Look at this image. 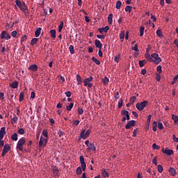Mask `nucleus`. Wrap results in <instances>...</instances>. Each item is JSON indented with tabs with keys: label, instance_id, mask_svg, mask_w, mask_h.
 <instances>
[{
	"label": "nucleus",
	"instance_id": "61",
	"mask_svg": "<svg viewBox=\"0 0 178 178\" xmlns=\"http://www.w3.org/2000/svg\"><path fill=\"white\" fill-rule=\"evenodd\" d=\"M11 34H12L13 38H16V35L17 34V31H13Z\"/></svg>",
	"mask_w": 178,
	"mask_h": 178
},
{
	"label": "nucleus",
	"instance_id": "46",
	"mask_svg": "<svg viewBox=\"0 0 178 178\" xmlns=\"http://www.w3.org/2000/svg\"><path fill=\"white\" fill-rule=\"evenodd\" d=\"M158 170H159V172H163V165L161 164L158 165Z\"/></svg>",
	"mask_w": 178,
	"mask_h": 178
},
{
	"label": "nucleus",
	"instance_id": "7",
	"mask_svg": "<svg viewBox=\"0 0 178 178\" xmlns=\"http://www.w3.org/2000/svg\"><path fill=\"white\" fill-rule=\"evenodd\" d=\"M92 80H93L92 76H90L89 78H86L84 80L85 87H88L89 88H91L93 86V83H92Z\"/></svg>",
	"mask_w": 178,
	"mask_h": 178
},
{
	"label": "nucleus",
	"instance_id": "29",
	"mask_svg": "<svg viewBox=\"0 0 178 178\" xmlns=\"http://www.w3.org/2000/svg\"><path fill=\"white\" fill-rule=\"evenodd\" d=\"M72 108H74V103L70 102V104L68 106H66V109L67 111H71Z\"/></svg>",
	"mask_w": 178,
	"mask_h": 178
},
{
	"label": "nucleus",
	"instance_id": "35",
	"mask_svg": "<svg viewBox=\"0 0 178 178\" xmlns=\"http://www.w3.org/2000/svg\"><path fill=\"white\" fill-rule=\"evenodd\" d=\"M152 131H154V132L157 131V122H153Z\"/></svg>",
	"mask_w": 178,
	"mask_h": 178
},
{
	"label": "nucleus",
	"instance_id": "44",
	"mask_svg": "<svg viewBox=\"0 0 178 178\" xmlns=\"http://www.w3.org/2000/svg\"><path fill=\"white\" fill-rule=\"evenodd\" d=\"M27 40V36H26V34H24L23 36H22L21 38V42H24V41H26Z\"/></svg>",
	"mask_w": 178,
	"mask_h": 178
},
{
	"label": "nucleus",
	"instance_id": "58",
	"mask_svg": "<svg viewBox=\"0 0 178 178\" xmlns=\"http://www.w3.org/2000/svg\"><path fill=\"white\" fill-rule=\"evenodd\" d=\"M65 95H67V97H68L69 99V97H70V95H72L71 92L70 90H67L65 92Z\"/></svg>",
	"mask_w": 178,
	"mask_h": 178
},
{
	"label": "nucleus",
	"instance_id": "51",
	"mask_svg": "<svg viewBox=\"0 0 178 178\" xmlns=\"http://www.w3.org/2000/svg\"><path fill=\"white\" fill-rule=\"evenodd\" d=\"M18 134H25V131L24 129H19V130L17 131Z\"/></svg>",
	"mask_w": 178,
	"mask_h": 178
},
{
	"label": "nucleus",
	"instance_id": "48",
	"mask_svg": "<svg viewBox=\"0 0 178 178\" xmlns=\"http://www.w3.org/2000/svg\"><path fill=\"white\" fill-rule=\"evenodd\" d=\"M103 82H104V85H107L108 83L109 82V78H108L107 76H105L104 78Z\"/></svg>",
	"mask_w": 178,
	"mask_h": 178
},
{
	"label": "nucleus",
	"instance_id": "13",
	"mask_svg": "<svg viewBox=\"0 0 178 178\" xmlns=\"http://www.w3.org/2000/svg\"><path fill=\"white\" fill-rule=\"evenodd\" d=\"M9 149H10V146L9 144H6L3 146V149L1 154L2 156H5V155L6 154V153H8V152H9Z\"/></svg>",
	"mask_w": 178,
	"mask_h": 178
},
{
	"label": "nucleus",
	"instance_id": "43",
	"mask_svg": "<svg viewBox=\"0 0 178 178\" xmlns=\"http://www.w3.org/2000/svg\"><path fill=\"white\" fill-rule=\"evenodd\" d=\"M124 36H125L124 31H121V33H120V40H124Z\"/></svg>",
	"mask_w": 178,
	"mask_h": 178
},
{
	"label": "nucleus",
	"instance_id": "34",
	"mask_svg": "<svg viewBox=\"0 0 178 178\" xmlns=\"http://www.w3.org/2000/svg\"><path fill=\"white\" fill-rule=\"evenodd\" d=\"M38 38L35 36V38H32V40H31V44H36V42H38Z\"/></svg>",
	"mask_w": 178,
	"mask_h": 178
},
{
	"label": "nucleus",
	"instance_id": "8",
	"mask_svg": "<svg viewBox=\"0 0 178 178\" xmlns=\"http://www.w3.org/2000/svg\"><path fill=\"white\" fill-rule=\"evenodd\" d=\"M48 143V139H44V138L42 137V136H41L40 141H39V146L40 148H42V146H47Z\"/></svg>",
	"mask_w": 178,
	"mask_h": 178
},
{
	"label": "nucleus",
	"instance_id": "38",
	"mask_svg": "<svg viewBox=\"0 0 178 178\" xmlns=\"http://www.w3.org/2000/svg\"><path fill=\"white\" fill-rule=\"evenodd\" d=\"M42 134L44 136V139H48V131L43 130Z\"/></svg>",
	"mask_w": 178,
	"mask_h": 178
},
{
	"label": "nucleus",
	"instance_id": "64",
	"mask_svg": "<svg viewBox=\"0 0 178 178\" xmlns=\"http://www.w3.org/2000/svg\"><path fill=\"white\" fill-rule=\"evenodd\" d=\"M80 120H74L73 125H79Z\"/></svg>",
	"mask_w": 178,
	"mask_h": 178
},
{
	"label": "nucleus",
	"instance_id": "56",
	"mask_svg": "<svg viewBox=\"0 0 178 178\" xmlns=\"http://www.w3.org/2000/svg\"><path fill=\"white\" fill-rule=\"evenodd\" d=\"M158 127L159 129H164L163 124H162V122H159Z\"/></svg>",
	"mask_w": 178,
	"mask_h": 178
},
{
	"label": "nucleus",
	"instance_id": "49",
	"mask_svg": "<svg viewBox=\"0 0 178 178\" xmlns=\"http://www.w3.org/2000/svg\"><path fill=\"white\" fill-rule=\"evenodd\" d=\"M18 120V117H17L16 115H14V117H13L12 118V123H15L16 122H17Z\"/></svg>",
	"mask_w": 178,
	"mask_h": 178
},
{
	"label": "nucleus",
	"instance_id": "55",
	"mask_svg": "<svg viewBox=\"0 0 178 178\" xmlns=\"http://www.w3.org/2000/svg\"><path fill=\"white\" fill-rule=\"evenodd\" d=\"M152 148H154V149H159L160 146L159 145H156V143H154L152 145Z\"/></svg>",
	"mask_w": 178,
	"mask_h": 178
},
{
	"label": "nucleus",
	"instance_id": "32",
	"mask_svg": "<svg viewBox=\"0 0 178 178\" xmlns=\"http://www.w3.org/2000/svg\"><path fill=\"white\" fill-rule=\"evenodd\" d=\"M24 92H20L19 101L22 102V101H24Z\"/></svg>",
	"mask_w": 178,
	"mask_h": 178
},
{
	"label": "nucleus",
	"instance_id": "26",
	"mask_svg": "<svg viewBox=\"0 0 178 178\" xmlns=\"http://www.w3.org/2000/svg\"><path fill=\"white\" fill-rule=\"evenodd\" d=\"M11 139H13V141H17L18 134L17 132H13V134L11 136Z\"/></svg>",
	"mask_w": 178,
	"mask_h": 178
},
{
	"label": "nucleus",
	"instance_id": "5",
	"mask_svg": "<svg viewBox=\"0 0 178 178\" xmlns=\"http://www.w3.org/2000/svg\"><path fill=\"white\" fill-rule=\"evenodd\" d=\"M152 62H154V64H159V62H161L162 58L161 57H159V54H152Z\"/></svg>",
	"mask_w": 178,
	"mask_h": 178
},
{
	"label": "nucleus",
	"instance_id": "19",
	"mask_svg": "<svg viewBox=\"0 0 178 178\" xmlns=\"http://www.w3.org/2000/svg\"><path fill=\"white\" fill-rule=\"evenodd\" d=\"M42 27H38L36 31H35V35L37 38V40H38L39 35L41 34Z\"/></svg>",
	"mask_w": 178,
	"mask_h": 178
},
{
	"label": "nucleus",
	"instance_id": "12",
	"mask_svg": "<svg viewBox=\"0 0 178 178\" xmlns=\"http://www.w3.org/2000/svg\"><path fill=\"white\" fill-rule=\"evenodd\" d=\"M145 57L147 58V60H149V62H152V54L150 55L149 48H147L146 53L145 54Z\"/></svg>",
	"mask_w": 178,
	"mask_h": 178
},
{
	"label": "nucleus",
	"instance_id": "33",
	"mask_svg": "<svg viewBox=\"0 0 178 178\" xmlns=\"http://www.w3.org/2000/svg\"><path fill=\"white\" fill-rule=\"evenodd\" d=\"M145 64H147V60H145V58H144L143 60H139V65H140V67H143V66L145 65Z\"/></svg>",
	"mask_w": 178,
	"mask_h": 178
},
{
	"label": "nucleus",
	"instance_id": "17",
	"mask_svg": "<svg viewBox=\"0 0 178 178\" xmlns=\"http://www.w3.org/2000/svg\"><path fill=\"white\" fill-rule=\"evenodd\" d=\"M95 47H97V48H99V50L100 48H102L103 47V44L101 42V41L99 40H95Z\"/></svg>",
	"mask_w": 178,
	"mask_h": 178
},
{
	"label": "nucleus",
	"instance_id": "41",
	"mask_svg": "<svg viewBox=\"0 0 178 178\" xmlns=\"http://www.w3.org/2000/svg\"><path fill=\"white\" fill-rule=\"evenodd\" d=\"M121 6H122V1H117V3H116L117 10H120V8H121Z\"/></svg>",
	"mask_w": 178,
	"mask_h": 178
},
{
	"label": "nucleus",
	"instance_id": "59",
	"mask_svg": "<svg viewBox=\"0 0 178 178\" xmlns=\"http://www.w3.org/2000/svg\"><path fill=\"white\" fill-rule=\"evenodd\" d=\"M157 71L161 74V72H162V66H157Z\"/></svg>",
	"mask_w": 178,
	"mask_h": 178
},
{
	"label": "nucleus",
	"instance_id": "30",
	"mask_svg": "<svg viewBox=\"0 0 178 178\" xmlns=\"http://www.w3.org/2000/svg\"><path fill=\"white\" fill-rule=\"evenodd\" d=\"M113 13H110L108 17V24H113Z\"/></svg>",
	"mask_w": 178,
	"mask_h": 178
},
{
	"label": "nucleus",
	"instance_id": "62",
	"mask_svg": "<svg viewBox=\"0 0 178 178\" xmlns=\"http://www.w3.org/2000/svg\"><path fill=\"white\" fill-rule=\"evenodd\" d=\"M172 138L174 139V141L178 143V138H177V136L175 134H173Z\"/></svg>",
	"mask_w": 178,
	"mask_h": 178
},
{
	"label": "nucleus",
	"instance_id": "1",
	"mask_svg": "<svg viewBox=\"0 0 178 178\" xmlns=\"http://www.w3.org/2000/svg\"><path fill=\"white\" fill-rule=\"evenodd\" d=\"M80 162H81V168H76V174L77 175H81L82 173V169L83 170H86V163L85 162V159L83 157V155L80 156Z\"/></svg>",
	"mask_w": 178,
	"mask_h": 178
},
{
	"label": "nucleus",
	"instance_id": "3",
	"mask_svg": "<svg viewBox=\"0 0 178 178\" xmlns=\"http://www.w3.org/2000/svg\"><path fill=\"white\" fill-rule=\"evenodd\" d=\"M91 133L90 129H88V131H86V129H82V131L80 134V138L82 139H87Z\"/></svg>",
	"mask_w": 178,
	"mask_h": 178
},
{
	"label": "nucleus",
	"instance_id": "15",
	"mask_svg": "<svg viewBox=\"0 0 178 178\" xmlns=\"http://www.w3.org/2000/svg\"><path fill=\"white\" fill-rule=\"evenodd\" d=\"M97 149V147L95 145V143H90L89 145H88V148H87V150L88 152H95V150Z\"/></svg>",
	"mask_w": 178,
	"mask_h": 178
},
{
	"label": "nucleus",
	"instance_id": "39",
	"mask_svg": "<svg viewBox=\"0 0 178 178\" xmlns=\"http://www.w3.org/2000/svg\"><path fill=\"white\" fill-rule=\"evenodd\" d=\"M120 57H121L120 54H118L117 55H115L114 60H115V62H119V60H120Z\"/></svg>",
	"mask_w": 178,
	"mask_h": 178
},
{
	"label": "nucleus",
	"instance_id": "37",
	"mask_svg": "<svg viewBox=\"0 0 178 178\" xmlns=\"http://www.w3.org/2000/svg\"><path fill=\"white\" fill-rule=\"evenodd\" d=\"M92 60L95 62V63L97 65H99V64H101L100 60H99L98 58H97L96 57H92Z\"/></svg>",
	"mask_w": 178,
	"mask_h": 178
},
{
	"label": "nucleus",
	"instance_id": "36",
	"mask_svg": "<svg viewBox=\"0 0 178 178\" xmlns=\"http://www.w3.org/2000/svg\"><path fill=\"white\" fill-rule=\"evenodd\" d=\"M69 50L71 54H74V44H70Z\"/></svg>",
	"mask_w": 178,
	"mask_h": 178
},
{
	"label": "nucleus",
	"instance_id": "57",
	"mask_svg": "<svg viewBox=\"0 0 178 178\" xmlns=\"http://www.w3.org/2000/svg\"><path fill=\"white\" fill-rule=\"evenodd\" d=\"M0 99H1V101H3V99H4V92H0Z\"/></svg>",
	"mask_w": 178,
	"mask_h": 178
},
{
	"label": "nucleus",
	"instance_id": "23",
	"mask_svg": "<svg viewBox=\"0 0 178 178\" xmlns=\"http://www.w3.org/2000/svg\"><path fill=\"white\" fill-rule=\"evenodd\" d=\"M131 49L136 51L135 55H139V48L137 44H135L134 47H132Z\"/></svg>",
	"mask_w": 178,
	"mask_h": 178
},
{
	"label": "nucleus",
	"instance_id": "14",
	"mask_svg": "<svg viewBox=\"0 0 178 178\" xmlns=\"http://www.w3.org/2000/svg\"><path fill=\"white\" fill-rule=\"evenodd\" d=\"M163 153H165L166 155H172L174 152L170 150V148H162Z\"/></svg>",
	"mask_w": 178,
	"mask_h": 178
},
{
	"label": "nucleus",
	"instance_id": "16",
	"mask_svg": "<svg viewBox=\"0 0 178 178\" xmlns=\"http://www.w3.org/2000/svg\"><path fill=\"white\" fill-rule=\"evenodd\" d=\"M6 134V127H1L0 130V139L3 140L4 136Z\"/></svg>",
	"mask_w": 178,
	"mask_h": 178
},
{
	"label": "nucleus",
	"instance_id": "2",
	"mask_svg": "<svg viewBox=\"0 0 178 178\" xmlns=\"http://www.w3.org/2000/svg\"><path fill=\"white\" fill-rule=\"evenodd\" d=\"M15 3H16V6H18V8H20V10H22V11H23L24 13H25V15L26 13H29V8L27 6V4H26V3H22V1H19V0H16Z\"/></svg>",
	"mask_w": 178,
	"mask_h": 178
},
{
	"label": "nucleus",
	"instance_id": "4",
	"mask_svg": "<svg viewBox=\"0 0 178 178\" xmlns=\"http://www.w3.org/2000/svg\"><path fill=\"white\" fill-rule=\"evenodd\" d=\"M25 138H20V139H19V140L17 141V148H18L20 150V152L23 151V146L24 145H25Z\"/></svg>",
	"mask_w": 178,
	"mask_h": 178
},
{
	"label": "nucleus",
	"instance_id": "20",
	"mask_svg": "<svg viewBox=\"0 0 178 178\" xmlns=\"http://www.w3.org/2000/svg\"><path fill=\"white\" fill-rule=\"evenodd\" d=\"M28 69H31V71H38V66L37 64H31L29 66Z\"/></svg>",
	"mask_w": 178,
	"mask_h": 178
},
{
	"label": "nucleus",
	"instance_id": "21",
	"mask_svg": "<svg viewBox=\"0 0 178 178\" xmlns=\"http://www.w3.org/2000/svg\"><path fill=\"white\" fill-rule=\"evenodd\" d=\"M109 26H105V27H99V32H108L109 31Z\"/></svg>",
	"mask_w": 178,
	"mask_h": 178
},
{
	"label": "nucleus",
	"instance_id": "28",
	"mask_svg": "<svg viewBox=\"0 0 178 178\" xmlns=\"http://www.w3.org/2000/svg\"><path fill=\"white\" fill-rule=\"evenodd\" d=\"M50 35H51V38H56V29H51Z\"/></svg>",
	"mask_w": 178,
	"mask_h": 178
},
{
	"label": "nucleus",
	"instance_id": "47",
	"mask_svg": "<svg viewBox=\"0 0 178 178\" xmlns=\"http://www.w3.org/2000/svg\"><path fill=\"white\" fill-rule=\"evenodd\" d=\"M97 38H98L100 40H104L105 36H104V34H102V33H101V34L97 35Z\"/></svg>",
	"mask_w": 178,
	"mask_h": 178
},
{
	"label": "nucleus",
	"instance_id": "24",
	"mask_svg": "<svg viewBox=\"0 0 178 178\" xmlns=\"http://www.w3.org/2000/svg\"><path fill=\"white\" fill-rule=\"evenodd\" d=\"M172 119L174 120V123H175L176 125H178V115H172Z\"/></svg>",
	"mask_w": 178,
	"mask_h": 178
},
{
	"label": "nucleus",
	"instance_id": "31",
	"mask_svg": "<svg viewBox=\"0 0 178 178\" xmlns=\"http://www.w3.org/2000/svg\"><path fill=\"white\" fill-rule=\"evenodd\" d=\"M63 27H64V22H63V20H61L58 26V31L61 32L63 31Z\"/></svg>",
	"mask_w": 178,
	"mask_h": 178
},
{
	"label": "nucleus",
	"instance_id": "53",
	"mask_svg": "<svg viewBox=\"0 0 178 178\" xmlns=\"http://www.w3.org/2000/svg\"><path fill=\"white\" fill-rule=\"evenodd\" d=\"M78 113L79 115H83L84 113V110L83 108H78Z\"/></svg>",
	"mask_w": 178,
	"mask_h": 178
},
{
	"label": "nucleus",
	"instance_id": "54",
	"mask_svg": "<svg viewBox=\"0 0 178 178\" xmlns=\"http://www.w3.org/2000/svg\"><path fill=\"white\" fill-rule=\"evenodd\" d=\"M156 34H157L158 35H159L160 38H161L162 35H163L161 29H158V30L156 31Z\"/></svg>",
	"mask_w": 178,
	"mask_h": 178
},
{
	"label": "nucleus",
	"instance_id": "11",
	"mask_svg": "<svg viewBox=\"0 0 178 178\" xmlns=\"http://www.w3.org/2000/svg\"><path fill=\"white\" fill-rule=\"evenodd\" d=\"M129 122L125 125V129H131V127H134L136 125V120H130V118H129Z\"/></svg>",
	"mask_w": 178,
	"mask_h": 178
},
{
	"label": "nucleus",
	"instance_id": "9",
	"mask_svg": "<svg viewBox=\"0 0 178 178\" xmlns=\"http://www.w3.org/2000/svg\"><path fill=\"white\" fill-rule=\"evenodd\" d=\"M122 115H124V117H122V122H126V120H129L130 115L129 113V111L127 110H123L122 111Z\"/></svg>",
	"mask_w": 178,
	"mask_h": 178
},
{
	"label": "nucleus",
	"instance_id": "22",
	"mask_svg": "<svg viewBox=\"0 0 178 178\" xmlns=\"http://www.w3.org/2000/svg\"><path fill=\"white\" fill-rule=\"evenodd\" d=\"M18 86L19 83L17 80L13 81L12 83H10V87H12V88H17Z\"/></svg>",
	"mask_w": 178,
	"mask_h": 178
},
{
	"label": "nucleus",
	"instance_id": "25",
	"mask_svg": "<svg viewBox=\"0 0 178 178\" xmlns=\"http://www.w3.org/2000/svg\"><path fill=\"white\" fill-rule=\"evenodd\" d=\"M76 81L78 85H81L82 83V80H81V76L80 74H76Z\"/></svg>",
	"mask_w": 178,
	"mask_h": 178
},
{
	"label": "nucleus",
	"instance_id": "27",
	"mask_svg": "<svg viewBox=\"0 0 178 178\" xmlns=\"http://www.w3.org/2000/svg\"><path fill=\"white\" fill-rule=\"evenodd\" d=\"M169 172H170V175L172 176H175V175H177V171L176 169H175V168H170Z\"/></svg>",
	"mask_w": 178,
	"mask_h": 178
},
{
	"label": "nucleus",
	"instance_id": "40",
	"mask_svg": "<svg viewBox=\"0 0 178 178\" xmlns=\"http://www.w3.org/2000/svg\"><path fill=\"white\" fill-rule=\"evenodd\" d=\"M81 11H83V13H85V15H86V17H85L86 22H90V20L89 17L87 15L86 11L85 10H81Z\"/></svg>",
	"mask_w": 178,
	"mask_h": 178
},
{
	"label": "nucleus",
	"instance_id": "6",
	"mask_svg": "<svg viewBox=\"0 0 178 178\" xmlns=\"http://www.w3.org/2000/svg\"><path fill=\"white\" fill-rule=\"evenodd\" d=\"M147 104H148V101H142L141 103L136 104V108L138 109L139 111H143V109L145 108Z\"/></svg>",
	"mask_w": 178,
	"mask_h": 178
},
{
	"label": "nucleus",
	"instance_id": "50",
	"mask_svg": "<svg viewBox=\"0 0 178 178\" xmlns=\"http://www.w3.org/2000/svg\"><path fill=\"white\" fill-rule=\"evenodd\" d=\"M144 31H145V27L144 26L140 27V35H143Z\"/></svg>",
	"mask_w": 178,
	"mask_h": 178
},
{
	"label": "nucleus",
	"instance_id": "60",
	"mask_svg": "<svg viewBox=\"0 0 178 178\" xmlns=\"http://www.w3.org/2000/svg\"><path fill=\"white\" fill-rule=\"evenodd\" d=\"M152 163L155 164V165H157V158L156 157H154V159H152Z\"/></svg>",
	"mask_w": 178,
	"mask_h": 178
},
{
	"label": "nucleus",
	"instance_id": "63",
	"mask_svg": "<svg viewBox=\"0 0 178 178\" xmlns=\"http://www.w3.org/2000/svg\"><path fill=\"white\" fill-rule=\"evenodd\" d=\"M152 116V115H148L147 120V123H150Z\"/></svg>",
	"mask_w": 178,
	"mask_h": 178
},
{
	"label": "nucleus",
	"instance_id": "45",
	"mask_svg": "<svg viewBox=\"0 0 178 178\" xmlns=\"http://www.w3.org/2000/svg\"><path fill=\"white\" fill-rule=\"evenodd\" d=\"M136 101V95H133L132 97L130 99V102H131L132 104H134V102Z\"/></svg>",
	"mask_w": 178,
	"mask_h": 178
},
{
	"label": "nucleus",
	"instance_id": "42",
	"mask_svg": "<svg viewBox=\"0 0 178 178\" xmlns=\"http://www.w3.org/2000/svg\"><path fill=\"white\" fill-rule=\"evenodd\" d=\"M132 10V6H129V4H127V6H126L125 8V11H128L129 13H131Z\"/></svg>",
	"mask_w": 178,
	"mask_h": 178
},
{
	"label": "nucleus",
	"instance_id": "52",
	"mask_svg": "<svg viewBox=\"0 0 178 178\" xmlns=\"http://www.w3.org/2000/svg\"><path fill=\"white\" fill-rule=\"evenodd\" d=\"M123 106V100L122 99H120V101H118V108H122Z\"/></svg>",
	"mask_w": 178,
	"mask_h": 178
},
{
	"label": "nucleus",
	"instance_id": "18",
	"mask_svg": "<svg viewBox=\"0 0 178 178\" xmlns=\"http://www.w3.org/2000/svg\"><path fill=\"white\" fill-rule=\"evenodd\" d=\"M102 175L104 176V178H108L110 176L109 172L106 171V169H102Z\"/></svg>",
	"mask_w": 178,
	"mask_h": 178
},
{
	"label": "nucleus",
	"instance_id": "10",
	"mask_svg": "<svg viewBox=\"0 0 178 178\" xmlns=\"http://www.w3.org/2000/svg\"><path fill=\"white\" fill-rule=\"evenodd\" d=\"M1 38H4V40H10L11 36L10 34H9V33H7V31H2Z\"/></svg>",
	"mask_w": 178,
	"mask_h": 178
}]
</instances>
